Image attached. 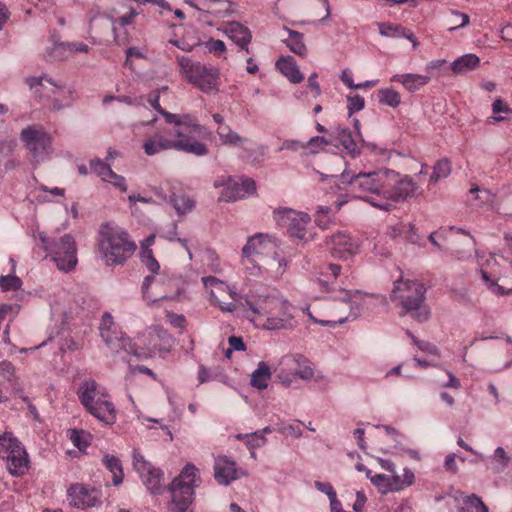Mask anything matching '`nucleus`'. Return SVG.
Here are the masks:
<instances>
[{
    "label": "nucleus",
    "instance_id": "nucleus-1",
    "mask_svg": "<svg viewBox=\"0 0 512 512\" xmlns=\"http://www.w3.org/2000/svg\"><path fill=\"white\" fill-rule=\"evenodd\" d=\"M340 178L342 183L350 185L353 192L359 193L358 198L384 211L390 210L393 203L415 197L418 190V185L409 175L386 168L352 176L344 172Z\"/></svg>",
    "mask_w": 512,
    "mask_h": 512
},
{
    "label": "nucleus",
    "instance_id": "nucleus-2",
    "mask_svg": "<svg viewBox=\"0 0 512 512\" xmlns=\"http://www.w3.org/2000/svg\"><path fill=\"white\" fill-rule=\"evenodd\" d=\"M98 242L99 251L109 266L123 265L137 248L129 234L112 223L101 225Z\"/></svg>",
    "mask_w": 512,
    "mask_h": 512
},
{
    "label": "nucleus",
    "instance_id": "nucleus-3",
    "mask_svg": "<svg viewBox=\"0 0 512 512\" xmlns=\"http://www.w3.org/2000/svg\"><path fill=\"white\" fill-rule=\"evenodd\" d=\"M143 149L148 156L166 150H176L198 157L206 156L209 153V148L205 143L194 140L180 129H164L161 133L146 140Z\"/></svg>",
    "mask_w": 512,
    "mask_h": 512
},
{
    "label": "nucleus",
    "instance_id": "nucleus-4",
    "mask_svg": "<svg viewBox=\"0 0 512 512\" xmlns=\"http://www.w3.org/2000/svg\"><path fill=\"white\" fill-rule=\"evenodd\" d=\"M77 395L84 408L106 425L116 422L117 411L105 388H101L93 379L83 381Z\"/></svg>",
    "mask_w": 512,
    "mask_h": 512
},
{
    "label": "nucleus",
    "instance_id": "nucleus-5",
    "mask_svg": "<svg viewBox=\"0 0 512 512\" xmlns=\"http://www.w3.org/2000/svg\"><path fill=\"white\" fill-rule=\"evenodd\" d=\"M426 288L417 280H397L391 293V300L398 301L405 313L418 322L429 319V308L424 304Z\"/></svg>",
    "mask_w": 512,
    "mask_h": 512
},
{
    "label": "nucleus",
    "instance_id": "nucleus-6",
    "mask_svg": "<svg viewBox=\"0 0 512 512\" xmlns=\"http://www.w3.org/2000/svg\"><path fill=\"white\" fill-rule=\"evenodd\" d=\"M199 480L196 466L192 463L186 464L168 487L172 497V512H193L188 508L193 502L194 489L198 487Z\"/></svg>",
    "mask_w": 512,
    "mask_h": 512
},
{
    "label": "nucleus",
    "instance_id": "nucleus-7",
    "mask_svg": "<svg viewBox=\"0 0 512 512\" xmlns=\"http://www.w3.org/2000/svg\"><path fill=\"white\" fill-rule=\"evenodd\" d=\"M41 247L51 256L57 268L61 271H70L77 264V247L70 234L61 237L47 236L44 232L38 233Z\"/></svg>",
    "mask_w": 512,
    "mask_h": 512
},
{
    "label": "nucleus",
    "instance_id": "nucleus-8",
    "mask_svg": "<svg viewBox=\"0 0 512 512\" xmlns=\"http://www.w3.org/2000/svg\"><path fill=\"white\" fill-rule=\"evenodd\" d=\"M0 458L13 477H22L30 469V458L26 448L11 432L0 435Z\"/></svg>",
    "mask_w": 512,
    "mask_h": 512
},
{
    "label": "nucleus",
    "instance_id": "nucleus-9",
    "mask_svg": "<svg viewBox=\"0 0 512 512\" xmlns=\"http://www.w3.org/2000/svg\"><path fill=\"white\" fill-rule=\"evenodd\" d=\"M284 299L274 289L260 285L245 296V304L254 315L252 321L261 324L276 313V308L284 304Z\"/></svg>",
    "mask_w": 512,
    "mask_h": 512
},
{
    "label": "nucleus",
    "instance_id": "nucleus-10",
    "mask_svg": "<svg viewBox=\"0 0 512 512\" xmlns=\"http://www.w3.org/2000/svg\"><path fill=\"white\" fill-rule=\"evenodd\" d=\"M178 64L181 74L186 80L198 87L204 93L218 90L219 71L218 69L191 60L188 57H179Z\"/></svg>",
    "mask_w": 512,
    "mask_h": 512
},
{
    "label": "nucleus",
    "instance_id": "nucleus-11",
    "mask_svg": "<svg viewBox=\"0 0 512 512\" xmlns=\"http://www.w3.org/2000/svg\"><path fill=\"white\" fill-rule=\"evenodd\" d=\"M364 295L365 294L360 290H340L339 297H334L333 301H338L344 307V312L340 315H337L336 319L334 320H318L314 318L310 312H307V315L314 322L319 323L322 326L335 327L338 324H343L350 317L356 319L360 315L361 307L354 300L362 299ZM307 311H309V308H307Z\"/></svg>",
    "mask_w": 512,
    "mask_h": 512
},
{
    "label": "nucleus",
    "instance_id": "nucleus-12",
    "mask_svg": "<svg viewBox=\"0 0 512 512\" xmlns=\"http://www.w3.org/2000/svg\"><path fill=\"white\" fill-rule=\"evenodd\" d=\"M274 219L279 226L287 229L291 237L303 239L306 235L310 216L307 213L295 211L290 208H280L274 212Z\"/></svg>",
    "mask_w": 512,
    "mask_h": 512
},
{
    "label": "nucleus",
    "instance_id": "nucleus-13",
    "mask_svg": "<svg viewBox=\"0 0 512 512\" xmlns=\"http://www.w3.org/2000/svg\"><path fill=\"white\" fill-rule=\"evenodd\" d=\"M21 139L37 161L43 160L50 152L51 137L42 128L28 126L21 131Z\"/></svg>",
    "mask_w": 512,
    "mask_h": 512
},
{
    "label": "nucleus",
    "instance_id": "nucleus-14",
    "mask_svg": "<svg viewBox=\"0 0 512 512\" xmlns=\"http://www.w3.org/2000/svg\"><path fill=\"white\" fill-rule=\"evenodd\" d=\"M325 245L329 253L342 260L354 256L359 250V242L346 231H337L325 239Z\"/></svg>",
    "mask_w": 512,
    "mask_h": 512
},
{
    "label": "nucleus",
    "instance_id": "nucleus-15",
    "mask_svg": "<svg viewBox=\"0 0 512 512\" xmlns=\"http://www.w3.org/2000/svg\"><path fill=\"white\" fill-rule=\"evenodd\" d=\"M133 467L152 494L161 493L164 473L160 468L154 467L138 452L133 454Z\"/></svg>",
    "mask_w": 512,
    "mask_h": 512
},
{
    "label": "nucleus",
    "instance_id": "nucleus-16",
    "mask_svg": "<svg viewBox=\"0 0 512 512\" xmlns=\"http://www.w3.org/2000/svg\"><path fill=\"white\" fill-rule=\"evenodd\" d=\"M108 337L111 338V342H105V344L113 351L119 352L120 350L136 357L139 360L151 358L156 346L148 347L145 350H138L135 348L133 341L129 337H125L121 332L117 331L116 328L108 331Z\"/></svg>",
    "mask_w": 512,
    "mask_h": 512
},
{
    "label": "nucleus",
    "instance_id": "nucleus-17",
    "mask_svg": "<svg viewBox=\"0 0 512 512\" xmlns=\"http://www.w3.org/2000/svg\"><path fill=\"white\" fill-rule=\"evenodd\" d=\"M67 497L70 505L83 509L97 506L100 503L101 493L83 484H73L67 491Z\"/></svg>",
    "mask_w": 512,
    "mask_h": 512
},
{
    "label": "nucleus",
    "instance_id": "nucleus-18",
    "mask_svg": "<svg viewBox=\"0 0 512 512\" xmlns=\"http://www.w3.org/2000/svg\"><path fill=\"white\" fill-rule=\"evenodd\" d=\"M292 310V304L287 299H284V304L276 308V313L261 323L262 328L270 331L293 329L296 322Z\"/></svg>",
    "mask_w": 512,
    "mask_h": 512
},
{
    "label": "nucleus",
    "instance_id": "nucleus-19",
    "mask_svg": "<svg viewBox=\"0 0 512 512\" xmlns=\"http://www.w3.org/2000/svg\"><path fill=\"white\" fill-rule=\"evenodd\" d=\"M301 360L305 362V357L300 354L286 355L281 358L279 365L275 368V372L283 385L289 387L297 379L293 369L299 366Z\"/></svg>",
    "mask_w": 512,
    "mask_h": 512
},
{
    "label": "nucleus",
    "instance_id": "nucleus-20",
    "mask_svg": "<svg viewBox=\"0 0 512 512\" xmlns=\"http://www.w3.org/2000/svg\"><path fill=\"white\" fill-rule=\"evenodd\" d=\"M236 464L226 456H218L214 463V478L220 485H229L237 479Z\"/></svg>",
    "mask_w": 512,
    "mask_h": 512
},
{
    "label": "nucleus",
    "instance_id": "nucleus-21",
    "mask_svg": "<svg viewBox=\"0 0 512 512\" xmlns=\"http://www.w3.org/2000/svg\"><path fill=\"white\" fill-rule=\"evenodd\" d=\"M141 290L143 299L148 304L169 298L168 295L162 291L161 279L153 275L144 278Z\"/></svg>",
    "mask_w": 512,
    "mask_h": 512
},
{
    "label": "nucleus",
    "instance_id": "nucleus-22",
    "mask_svg": "<svg viewBox=\"0 0 512 512\" xmlns=\"http://www.w3.org/2000/svg\"><path fill=\"white\" fill-rule=\"evenodd\" d=\"M271 244L268 235L258 233L248 238L246 245L242 248V255L245 258H251L255 255L263 254L266 247Z\"/></svg>",
    "mask_w": 512,
    "mask_h": 512
},
{
    "label": "nucleus",
    "instance_id": "nucleus-23",
    "mask_svg": "<svg viewBox=\"0 0 512 512\" xmlns=\"http://www.w3.org/2000/svg\"><path fill=\"white\" fill-rule=\"evenodd\" d=\"M275 66L290 82L300 83L304 76L291 56L280 57Z\"/></svg>",
    "mask_w": 512,
    "mask_h": 512
},
{
    "label": "nucleus",
    "instance_id": "nucleus-24",
    "mask_svg": "<svg viewBox=\"0 0 512 512\" xmlns=\"http://www.w3.org/2000/svg\"><path fill=\"white\" fill-rule=\"evenodd\" d=\"M480 65V58L472 53L462 55L450 64L451 71L456 75L466 74Z\"/></svg>",
    "mask_w": 512,
    "mask_h": 512
},
{
    "label": "nucleus",
    "instance_id": "nucleus-25",
    "mask_svg": "<svg viewBox=\"0 0 512 512\" xmlns=\"http://www.w3.org/2000/svg\"><path fill=\"white\" fill-rule=\"evenodd\" d=\"M391 81L400 82L408 91L415 92L430 81V76L420 74L394 75Z\"/></svg>",
    "mask_w": 512,
    "mask_h": 512
},
{
    "label": "nucleus",
    "instance_id": "nucleus-26",
    "mask_svg": "<svg viewBox=\"0 0 512 512\" xmlns=\"http://www.w3.org/2000/svg\"><path fill=\"white\" fill-rule=\"evenodd\" d=\"M342 267L339 264L327 263L320 267L318 283L324 291L331 290L333 280H336L340 275Z\"/></svg>",
    "mask_w": 512,
    "mask_h": 512
},
{
    "label": "nucleus",
    "instance_id": "nucleus-27",
    "mask_svg": "<svg viewBox=\"0 0 512 512\" xmlns=\"http://www.w3.org/2000/svg\"><path fill=\"white\" fill-rule=\"evenodd\" d=\"M357 136H353L352 132L348 128H337L336 138L346 150V152L353 158L360 154V148L356 140Z\"/></svg>",
    "mask_w": 512,
    "mask_h": 512
},
{
    "label": "nucleus",
    "instance_id": "nucleus-28",
    "mask_svg": "<svg viewBox=\"0 0 512 512\" xmlns=\"http://www.w3.org/2000/svg\"><path fill=\"white\" fill-rule=\"evenodd\" d=\"M44 81L52 86L51 94L53 95H57L64 88L63 85L56 83L54 79L48 75H42L39 77L31 76L25 79V83L30 87V89L34 90V92L40 96L42 95L41 89L45 87L43 84Z\"/></svg>",
    "mask_w": 512,
    "mask_h": 512
},
{
    "label": "nucleus",
    "instance_id": "nucleus-29",
    "mask_svg": "<svg viewBox=\"0 0 512 512\" xmlns=\"http://www.w3.org/2000/svg\"><path fill=\"white\" fill-rule=\"evenodd\" d=\"M221 144L229 146H243L248 142V139L240 136L237 132L233 131L228 125H219L216 129Z\"/></svg>",
    "mask_w": 512,
    "mask_h": 512
},
{
    "label": "nucleus",
    "instance_id": "nucleus-30",
    "mask_svg": "<svg viewBox=\"0 0 512 512\" xmlns=\"http://www.w3.org/2000/svg\"><path fill=\"white\" fill-rule=\"evenodd\" d=\"M232 191L227 196L228 200H236L244 198L246 195L252 194L256 190V184L253 179L245 178L239 182L235 181L230 185Z\"/></svg>",
    "mask_w": 512,
    "mask_h": 512
},
{
    "label": "nucleus",
    "instance_id": "nucleus-31",
    "mask_svg": "<svg viewBox=\"0 0 512 512\" xmlns=\"http://www.w3.org/2000/svg\"><path fill=\"white\" fill-rule=\"evenodd\" d=\"M162 334L163 335H161L160 333H157V332H149L147 335H140L136 338V342H133V344L135 345V348H137L140 351L145 350L148 347L156 346L157 349L151 356V357H153L157 353H160L163 351L162 348L159 346L158 341L161 338L169 337V335L165 331H163Z\"/></svg>",
    "mask_w": 512,
    "mask_h": 512
},
{
    "label": "nucleus",
    "instance_id": "nucleus-32",
    "mask_svg": "<svg viewBox=\"0 0 512 512\" xmlns=\"http://www.w3.org/2000/svg\"><path fill=\"white\" fill-rule=\"evenodd\" d=\"M0 376L11 385L14 393L22 392L23 389L19 382V377L16 375V368L10 361H0Z\"/></svg>",
    "mask_w": 512,
    "mask_h": 512
},
{
    "label": "nucleus",
    "instance_id": "nucleus-33",
    "mask_svg": "<svg viewBox=\"0 0 512 512\" xmlns=\"http://www.w3.org/2000/svg\"><path fill=\"white\" fill-rule=\"evenodd\" d=\"M70 48L71 46L68 45V42H55L51 47L46 49L44 58L48 62L67 59L71 56Z\"/></svg>",
    "mask_w": 512,
    "mask_h": 512
},
{
    "label": "nucleus",
    "instance_id": "nucleus-34",
    "mask_svg": "<svg viewBox=\"0 0 512 512\" xmlns=\"http://www.w3.org/2000/svg\"><path fill=\"white\" fill-rule=\"evenodd\" d=\"M270 378V368L266 363L260 362L258 368L252 373L251 385L259 390H263L267 388Z\"/></svg>",
    "mask_w": 512,
    "mask_h": 512
},
{
    "label": "nucleus",
    "instance_id": "nucleus-35",
    "mask_svg": "<svg viewBox=\"0 0 512 512\" xmlns=\"http://www.w3.org/2000/svg\"><path fill=\"white\" fill-rule=\"evenodd\" d=\"M168 202L174 207L179 215H184L191 212L195 207V202L192 198L187 195H176L172 193Z\"/></svg>",
    "mask_w": 512,
    "mask_h": 512
},
{
    "label": "nucleus",
    "instance_id": "nucleus-36",
    "mask_svg": "<svg viewBox=\"0 0 512 512\" xmlns=\"http://www.w3.org/2000/svg\"><path fill=\"white\" fill-rule=\"evenodd\" d=\"M103 464L112 473L114 485L121 484L124 478L121 461L113 455L106 454L103 457Z\"/></svg>",
    "mask_w": 512,
    "mask_h": 512
},
{
    "label": "nucleus",
    "instance_id": "nucleus-37",
    "mask_svg": "<svg viewBox=\"0 0 512 512\" xmlns=\"http://www.w3.org/2000/svg\"><path fill=\"white\" fill-rule=\"evenodd\" d=\"M510 461V457L502 447H497L489 460V468L494 473L503 472Z\"/></svg>",
    "mask_w": 512,
    "mask_h": 512
},
{
    "label": "nucleus",
    "instance_id": "nucleus-38",
    "mask_svg": "<svg viewBox=\"0 0 512 512\" xmlns=\"http://www.w3.org/2000/svg\"><path fill=\"white\" fill-rule=\"evenodd\" d=\"M460 512H489V510L478 496L471 494L463 498V506L460 508Z\"/></svg>",
    "mask_w": 512,
    "mask_h": 512
},
{
    "label": "nucleus",
    "instance_id": "nucleus-39",
    "mask_svg": "<svg viewBox=\"0 0 512 512\" xmlns=\"http://www.w3.org/2000/svg\"><path fill=\"white\" fill-rule=\"evenodd\" d=\"M415 475L412 470L405 468L403 476H399L397 474L393 475V480L390 484V491H399L404 489L407 486H410L414 483Z\"/></svg>",
    "mask_w": 512,
    "mask_h": 512
},
{
    "label": "nucleus",
    "instance_id": "nucleus-40",
    "mask_svg": "<svg viewBox=\"0 0 512 512\" xmlns=\"http://www.w3.org/2000/svg\"><path fill=\"white\" fill-rule=\"evenodd\" d=\"M451 173V163L447 158L436 162L430 176V182L436 183L440 179L447 178Z\"/></svg>",
    "mask_w": 512,
    "mask_h": 512
},
{
    "label": "nucleus",
    "instance_id": "nucleus-41",
    "mask_svg": "<svg viewBox=\"0 0 512 512\" xmlns=\"http://www.w3.org/2000/svg\"><path fill=\"white\" fill-rule=\"evenodd\" d=\"M283 42L294 54L299 56L306 55L307 48L303 42V34H289L288 38L283 40Z\"/></svg>",
    "mask_w": 512,
    "mask_h": 512
},
{
    "label": "nucleus",
    "instance_id": "nucleus-42",
    "mask_svg": "<svg viewBox=\"0 0 512 512\" xmlns=\"http://www.w3.org/2000/svg\"><path fill=\"white\" fill-rule=\"evenodd\" d=\"M90 168L96 175L101 177L103 181H110V176L114 173L110 164L105 163L99 158L90 161Z\"/></svg>",
    "mask_w": 512,
    "mask_h": 512
},
{
    "label": "nucleus",
    "instance_id": "nucleus-43",
    "mask_svg": "<svg viewBox=\"0 0 512 512\" xmlns=\"http://www.w3.org/2000/svg\"><path fill=\"white\" fill-rule=\"evenodd\" d=\"M378 100L380 103L393 108L397 107L401 102L400 94L389 88L378 91Z\"/></svg>",
    "mask_w": 512,
    "mask_h": 512
},
{
    "label": "nucleus",
    "instance_id": "nucleus-44",
    "mask_svg": "<svg viewBox=\"0 0 512 512\" xmlns=\"http://www.w3.org/2000/svg\"><path fill=\"white\" fill-rule=\"evenodd\" d=\"M492 111L494 115L491 116L490 119L496 122H501L508 119L507 116L500 115L501 113H504L506 115L512 114V109L500 98L494 100V102L492 103Z\"/></svg>",
    "mask_w": 512,
    "mask_h": 512
},
{
    "label": "nucleus",
    "instance_id": "nucleus-45",
    "mask_svg": "<svg viewBox=\"0 0 512 512\" xmlns=\"http://www.w3.org/2000/svg\"><path fill=\"white\" fill-rule=\"evenodd\" d=\"M398 234H404L405 239H407L411 243H416L419 239L418 234L416 233L415 226L411 223L400 224L399 226L393 228V236L395 237Z\"/></svg>",
    "mask_w": 512,
    "mask_h": 512
},
{
    "label": "nucleus",
    "instance_id": "nucleus-46",
    "mask_svg": "<svg viewBox=\"0 0 512 512\" xmlns=\"http://www.w3.org/2000/svg\"><path fill=\"white\" fill-rule=\"evenodd\" d=\"M74 90L69 89L68 91L64 92L62 95V98H53L51 101L52 109L55 111H59L66 107H71L74 103Z\"/></svg>",
    "mask_w": 512,
    "mask_h": 512
},
{
    "label": "nucleus",
    "instance_id": "nucleus-47",
    "mask_svg": "<svg viewBox=\"0 0 512 512\" xmlns=\"http://www.w3.org/2000/svg\"><path fill=\"white\" fill-rule=\"evenodd\" d=\"M22 286V280L16 275L0 276V287L3 291H17Z\"/></svg>",
    "mask_w": 512,
    "mask_h": 512
},
{
    "label": "nucleus",
    "instance_id": "nucleus-48",
    "mask_svg": "<svg viewBox=\"0 0 512 512\" xmlns=\"http://www.w3.org/2000/svg\"><path fill=\"white\" fill-rule=\"evenodd\" d=\"M448 22L450 24L448 30L452 32L466 26L469 23V16L465 13L452 11Z\"/></svg>",
    "mask_w": 512,
    "mask_h": 512
},
{
    "label": "nucleus",
    "instance_id": "nucleus-49",
    "mask_svg": "<svg viewBox=\"0 0 512 512\" xmlns=\"http://www.w3.org/2000/svg\"><path fill=\"white\" fill-rule=\"evenodd\" d=\"M141 259L150 272L158 273L160 265L158 261L154 258L151 249L143 248L141 251Z\"/></svg>",
    "mask_w": 512,
    "mask_h": 512
},
{
    "label": "nucleus",
    "instance_id": "nucleus-50",
    "mask_svg": "<svg viewBox=\"0 0 512 512\" xmlns=\"http://www.w3.org/2000/svg\"><path fill=\"white\" fill-rule=\"evenodd\" d=\"M115 327L113 317L110 313L105 312L101 319L100 324V335L104 342H111V338L108 337V331Z\"/></svg>",
    "mask_w": 512,
    "mask_h": 512
},
{
    "label": "nucleus",
    "instance_id": "nucleus-51",
    "mask_svg": "<svg viewBox=\"0 0 512 512\" xmlns=\"http://www.w3.org/2000/svg\"><path fill=\"white\" fill-rule=\"evenodd\" d=\"M183 128H188L190 131L197 132L199 134H204L206 132V128L197 123L189 114H182L181 129Z\"/></svg>",
    "mask_w": 512,
    "mask_h": 512
},
{
    "label": "nucleus",
    "instance_id": "nucleus-52",
    "mask_svg": "<svg viewBox=\"0 0 512 512\" xmlns=\"http://www.w3.org/2000/svg\"><path fill=\"white\" fill-rule=\"evenodd\" d=\"M347 102H348L347 108H348L349 116H351L355 112L361 111L365 106L364 98L358 94L348 95Z\"/></svg>",
    "mask_w": 512,
    "mask_h": 512
},
{
    "label": "nucleus",
    "instance_id": "nucleus-53",
    "mask_svg": "<svg viewBox=\"0 0 512 512\" xmlns=\"http://www.w3.org/2000/svg\"><path fill=\"white\" fill-rule=\"evenodd\" d=\"M480 274H481L482 280L484 281V283L487 285L488 289L492 293H494L496 295H504L507 293L502 286L497 284L496 280H493L490 278L489 274L486 271L481 269Z\"/></svg>",
    "mask_w": 512,
    "mask_h": 512
},
{
    "label": "nucleus",
    "instance_id": "nucleus-54",
    "mask_svg": "<svg viewBox=\"0 0 512 512\" xmlns=\"http://www.w3.org/2000/svg\"><path fill=\"white\" fill-rule=\"evenodd\" d=\"M296 374V378H301L303 380H309L314 376V371L310 367L308 360L305 358V362L303 360L300 361L299 366L293 369Z\"/></svg>",
    "mask_w": 512,
    "mask_h": 512
},
{
    "label": "nucleus",
    "instance_id": "nucleus-55",
    "mask_svg": "<svg viewBox=\"0 0 512 512\" xmlns=\"http://www.w3.org/2000/svg\"><path fill=\"white\" fill-rule=\"evenodd\" d=\"M86 437L87 434H85L84 431H78L76 429L70 431V440L80 450L88 446Z\"/></svg>",
    "mask_w": 512,
    "mask_h": 512
},
{
    "label": "nucleus",
    "instance_id": "nucleus-56",
    "mask_svg": "<svg viewBox=\"0 0 512 512\" xmlns=\"http://www.w3.org/2000/svg\"><path fill=\"white\" fill-rule=\"evenodd\" d=\"M369 479L374 486L390 490V484L393 480V475L387 476L385 474H375L371 475Z\"/></svg>",
    "mask_w": 512,
    "mask_h": 512
},
{
    "label": "nucleus",
    "instance_id": "nucleus-57",
    "mask_svg": "<svg viewBox=\"0 0 512 512\" xmlns=\"http://www.w3.org/2000/svg\"><path fill=\"white\" fill-rule=\"evenodd\" d=\"M217 32H249V29L239 22L231 21L227 22L224 26L217 27Z\"/></svg>",
    "mask_w": 512,
    "mask_h": 512
},
{
    "label": "nucleus",
    "instance_id": "nucleus-58",
    "mask_svg": "<svg viewBox=\"0 0 512 512\" xmlns=\"http://www.w3.org/2000/svg\"><path fill=\"white\" fill-rule=\"evenodd\" d=\"M470 193H480V195H477V198L480 199L482 203H490L495 197V194H493L491 190L480 189L477 185H474L470 189Z\"/></svg>",
    "mask_w": 512,
    "mask_h": 512
},
{
    "label": "nucleus",
    "instance_id": "nucleus-59",
    "mask_svg": "<svg viewBox=\"0 0 512 512\" xmlns=\"http://www.w3.org/2000/svg\"><path fill=\"white\" fill-rule=\"evenodd\" d=\"M230 348L227 350L226 355L228 356L232 351H244L245 343L241 337L230 336L228 339Z\"/></svg>",
    "mask_w": 512,
    "mask_h": 512
},
{
    "label": "nucleus",
    "instance_id": "nucleus-60",
    "mask_svg": "<svg viewBox=\"0 0 512 512\" xmlns=\"http://www.w3.org/2000/svg\"><path fill=\"white\" fill-rule=\"evenodd\" d=\"M415 345L423 352L431 355H439V349L433 343L424 340H415Z\"/></svg>",
    "mask_w": 512,
    "mask_h": 512
},
{
    "label": "nucleus",
    "instance_id": "nucleus-61",
    "mask_svg": "<svg viewBox=\"0 0 512 512\" xmlns=\"http://www.w3.org/2000/svg\"><path fill=\"white\" fill-rule=\"evenodd\" d=\"M16 147V141L5 139L0 141V154L4 157L11 155Z\"/></svg>",
    "mask_w": 512,
    "mask_h": 512
},
{
    "label": "nucleus",
    "instance_id": "nucleus-62",
    "mask_svg": "<svg viewBox=\"0 0 512 512\" xmlns=\"http://www.w3.org/2000/svg\"><path fill=\"white\" fill-rule=\"evenodd\" d=\"M300 149H306L305 143L298 140H285L281 147H279L278 151L282 150H291L298 151Z\"/></svg>",
    "mask_w": 512,
    "mask_h": 512
},
{
    "label": "nucleus",
    "instance_id": "nucleus-63",
    "mask_svg": "<svg viewBox=\"0 0 512 512\" xmlns=\"http://www.w3.org/2000/svg\"><path fill=\"white\" fill-rule=\"evenodd\" d=\"M165 118V121L169 124H174L175 127L173 129L181 130V122H182V114H174L168 111H165L162 115ZM184 132V129H182Z\"/></svg>",
    "mask_w": 512,
    "mask_h": 512
},
{
    "label": "nucleus",
    "instance_id": "nucleus-64",
    "mask_svg": "<svg viewBox=\"0 0 512 512\" xmlns=\"http://www.w3.org/2000/svg\"><path fill=\"white\" fill-rule=\"evenodd\" d=\"M265 443L266 438L263 436L262 433L255 432L248 436L247 444L252 448L261 447Z\"/></svg>",
    "mask_w": 512,
    "mask_h": 512
}]
</instances>
